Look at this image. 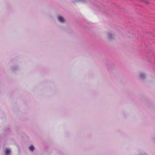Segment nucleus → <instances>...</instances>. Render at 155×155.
<instances>
[{"mask_svg":"<svg viewBox=\"0 0 155 155\" xmlns=\"http://www.w3.org/2000/svg\"><path fill=\"white\" fill-rule=\"evenodd\" d=\"M143 74H140V77H141V78H142V77H143Z\"/></svg>","mask_w":155,"mask_h":155,"instance_id":"nucleus-5","label":"nucleus"},{"mask_svg":"<svg viewBox=\"0 0 155 155\" xmlns=\"http://www.w3.org/2000/svg\"><path fill=\"white\" fill-rule=\"evenodd\" d=\"M10 153V151L8 149H6L5 150V154L6 155H9Z\"/></svg>","mask_w":155,"mask_h":155,"instance_id":"nucleus-2","label":"nucleus"},{"mask_svg":"<svg viewBox=\"0 0 155 155\" xmlns=\"http://www.w3.org/2000/svg\"><path fill=\"white\" fill-rule=\"evenodd\" d=\"M111 34H108L107 35L108 37L109 38H111Z\"/></svg>","mask_w":155,"mask_h":155,"instance_id":"nucleus-4","label":"nucleus"},{"mask_svg":"<svg viewBox=\"0 0 155 155\" xmlns=\"http://www.w3.org/2000/svg\"><path fill=\"white\" fill-rule=\"evenodd\" d=\"M58 18L59 21L61 22H64V20L63 18L62 17L59 16L58 17Z\"/></svg>","mask_w":155,"mask_h":155,"instance_id":"nucleus-1","label":"nucleus"},{"mask_svg":"<svg viewBox=\"0 0 155 155\" xmlns=\"http://www.w3.org/2000/svg\"><path fill=\"white\" fill-rule=\"evenodd\" d=\"M29 149L30 150L33 151L35 149V148L33 146H31L29 147Z\"/></svg>","mask_w":155,"mask_h":155,"instance_id":"nucleus-3","label":"nucleus"}]
</instances>
